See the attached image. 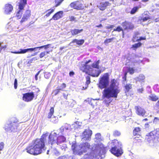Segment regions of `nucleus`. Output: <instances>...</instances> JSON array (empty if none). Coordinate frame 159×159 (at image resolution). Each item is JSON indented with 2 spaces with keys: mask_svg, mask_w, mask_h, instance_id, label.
<instances>
[{
  "mask_svg": "<svg viewBox=\"0 0 159 159\" xmlns=\"http://www.w3.org/2000/svg\"><path fill=\"white\" fill-rule=\"evenodd\" d=\"M88 63L89 62L88 61H86L85 62V64L83 66V67L84 68V69L83 71L85 72L86 74L90 75L93 77H98L101 73V70H100L98 71L96 70H95L94 71L96 72V73H92L91 74L89 73V72L90 71V69H91V68L90 66L88 65Z\"/></svg>",
  "mask_w": 159,
  "mask_h": 159,
  "instance_id": "5",
  "label": "nucleus"
},
{
  "mask_svg": "<svg viewBox=\"0 0 159 159\" xmlns=\"http://www.w3.org/2000/svg\"><path fill=\"white\" fill-rule=\"evenodd\" d=\"M92 66L95 68L99 69V66L96 63H93L92 65Z\"/></svg>",
  "mask_w": 159,
  "mask_h": 159,
  "instance_id": "47",
  "label": "nucleus"
},
{
  "mask_svg": "<svg viewBox=\"0 0 159 159\" xmlns=\"http://www.w3.org/2000/svg\"><path fill=\"white\" fill-rule=\"evenodd\" d=\"M112 147L109 151L113 154L116 157L120 156L123 153V151L121 148Z\"/></svg>",
  "mask_w": 159,
  "mask_h": 159,
  "instance_id": "7",
  "label": "nucleus"
},
{
  "mask_svg": "<svg viewBox=\"0 0 159 159\" xmlns=\"http://www.w3.org/2000/svg\"><path fill=\"white\" fill-rule=\"evenodd\" d=\"M142 45V43L140 42H139L132 45V48L134 50H136L137 48L140 47Z\"/></svg>",
  "mask_w": 159,
  "mask_h": 159,
  "instance_id": "33",
  "label": "nucleus"
},
{
  "mask_svg": "<svg viewBox=\"0 0 159 159\" xmlns=\"http://www.w3.org/2000/svg\"><path fill=\"white\" fill-rule=\"evenodd\" d=\"M145 140L153 145L159 142V130H155L151 131L145 136Z\"/></svg>",
  "mask_w": 159,
  "mask_h": 159,
  "instance_id": "4",
  "label": "nucleus"
},
{
  "mask_svg": "<svg viewBox=\"0 0 159 159\" xmlns=\"http://www.w3.org/2000/svg\"><path fill=\"white\" fill-rule=\"evenodd\" d=\"M54 11V9H49L47 11H48V12L47 13V14L45 15V16L46 17H48L51 14L53 13Z\"/></svg>",
  "mask_w": 159,
  "mask_h": 159,
  "instance_id": "36",
  "label": "nucleus"
},
{
  "mask_svg": "<svg viewBox=\"0 0 159 159\" xmlns=\"http://www.w3.org/2000/svg\"><path fill=\"white\" fill-rule=\"evenodd\" d=\"M125 93L129 92L132 89V85L130 84H126L124 86Z\"/></svg>",
  "mask_w": 159,
  "mask_h": 159,
  "instance_id": "28",
  "label": "nucleus"
},
{
  "mask_svg": "<svg viewBox=\"0 0 159 159\" xmlns=\"http://www.w3.org/2000/svg\"><path fill=\"white\" fill-rule=\"evenodd\" d=\"M98 154L95 152L94 150H91L89 153L85 154L83 157V159H97Z\"/></svg>",
  "mask_w": 159,
  "mask_h": 159,
  "instance_id": "10",
  "label": "nucleus"
},
{
  "mask_svg": "<svg viewBox=\"0 0 159 159\" xmlns=\"http://www.w3.org/2000/svg\"><path fill=\"white\" fill-rule=\"evenodd\" d=\"M75 74V73L73 71H70L69 73V75L70 76H71L74 75Z\"/></svg>",
  "mask_w": 159,
  "mask_h": 159,
  "instance_id": "56",
  "label": "nucleus"
},
{
  "mask_svg": "<svg viewBox=\"0 0 159 159\" xmlns=\"http://www.w3.org/2000/svg\"><path fill=\"white\" fill-rule=\"evenodd\" d=\"M36 49V48H35V47L34 48H29L23 49H20V51H11V52L14 54H24L29 51L31 52L33 51Z\"/></svg>",
  "mask_w": 159,
  "mask_h": 159,
  "instance_id": "16",
  "label": "nucleus"
},
{
  "mask_svg": "<svg viewBox=\"0 0 159 159\" xmlns=\"http://www.w3.org/2000/svg\"><path fill=\"white\" fill-rule=\"evenodd\" d=\"M27 4V0H20L18 5L19 9L20 10H23Z\"/></svg>",
  "mask_w": 159,
  "mask_h": 159,
  "instance_id": "19",
  "label": "nucleus"
},
{
  "mask_svg": "<svg viewBox=\"0 0 159 159\" xmlns=\"http://www.w3.org/2000/svg\"><path fill=\"white\" fill-rule=\"evenodd\" d=\"M66 84L63 83L61 85V88H59L57 87V89H55L54 90V91L55 92V95H56L58 94L60 91H64V89L66 88Z\"/></svg>",
  "mask_w": 159,
  "mask_h": 159,
  "instance_id": "21",
  "label": "nucleus"
},
{
  "mask_svg": "<svg viewBox=\"0 0 159 159\" xmlns=\"http://www.w3.org/2000/svg\"><path fill=\"white\" fill-rule=\"evenodd\" d=\"M115 27L114 25H111L110 26H108L106 27V28L107 29H111L112 28L114 27Z\"/></svg>",
  "mask_w": 159,
  "mask_h": 159,
  "instance_id": "51",
  "label": "nucleus"
},
{
  "mask_svg": "<svg viewBox=\"0 0 159 159\" xmlns=\"http://www.w3.org/2000/svg\"><path fill=\"white\" fill-rule=\"evenodd\" d=\"M150 19V16L148 15H146L145 17H140L139 19V21L140 22H145Z\"/></svg>",
  "mask_w": 159,
  "mask_h": 159,
  "instance_id": "27",
  "label": "nucleus"
},
{
  "mask_svg": "<svg viewBox=\"0 0 159 159\" xmlns=\"http://www.w3.org/2000/svg\"><path fill=\"white\" fill-rule=\"evenodd\" d=\"M84 42V40L83 39L78 40L77 44L79 45H82Z\"/></svg>",
  "mask_w": 159,
  "mask_h": 159,
  "instance_id": "45",
  "label": "nucleus"
},
{
  "mask_svg": "<svg viewBox=\"0 0 159 159\" xmlns=\"http://www.w3.org/2000/svg\"><path fill=\"white\" fill-rule=\"evenodd\" d=\"M21 10H19V11L17 13L16 15V17L17 18V19H20L22 17L21 14H20V12Z\"/></svg>",
  "mask_w": 159,
  "mask_h": 159,
  "instance_id": "43",
  "label": "nucleus"
},
{
  "mask_svg": "<svg viewBox=\"0 0 159 159\" xmlns=\"http://www.w3.org/2000/svg\"><path fill=\"white\" fill-rule=\"evenodd\" d=\"M96 99H91L90 100V102H89V104L93 107L96 104Z\"/></svg>",
  "mask_w": 159,
  "mask_h": 159,
  "instance_id": "39",
  "label": "nucleus"
},
{
  "mask_svg": "<svg viewBox=\"0 0 159 159\" xmlns=\"http://www.w3.org/2000/svg\"><path fill=\"white\" fill-rule=\"evenodd\" d=\"M122 25L125 30H132L134 27V25L132 23L127 21L122 22Z\"/></svg>",
  "mask_w": 159,
  "mask_h": 159,
  "instance_id": "12",
  "label": "nucleus"
},
{
  "mask_svg": "<svg viewBox=\"0 0 159 159\" xmlns=\"http://www.w3.org/2000/svg\"><path fill=\"white\" fill-rule=\"evenodd\" d=\"M121 135V132L118 130H115L113 133V135L115 137H119Z\"/></svg>",
  "mask_w": 159,
  "mask_h": 159,
  "instance_id": "35",
  "label": "nucleus"
},
{
  "mask_svg": "<svg viewBox=\"0 0 159 159\" xmlns=\"http://www.w3.org/2000/svg\"><path fill=\"white\" fill-rule=\"evenodd\" d=\"M128 72L130 75H133L135 72V70L133 67H129L128 69Z\"/></svg>",
  "mask_w": 159,
  "mask_h": 159,
  "instance_id": "38",
  "label": "nucleus"
},
{
  "mask_svg": "<svg viewBox=\"0 0 159 159\" xmlns=\"http://www.w3.org/2000/svg\"><path fill=\"white\" fill-rule=\"evenodd\" d=\"M31 16V12L30 10H26L20 21V23L22 24L23 22L26 21L30 18Z\"/></svg>",
  "mask_w": 159,
  "mask_h": 159,
  "instance_id": "15",
  "label": "nucleus"
},
{
  "mask_svg": "<svg viewBox=\"0 0 159 159\" xmlns=\"http://www.w3.org/2000/svg\"><path fill=\"white\" fill-rule=\"evenodd\" d=\"M53 119H56V117H52V121L53 122L55 123L56 122V120H53Z\"/></svg>",
  "mask_w": 159,
  "mask_h": 159,
  "instance_id": "61",
  "label": "nucleus"
},
{
  "mask_svg": "<svg viewBox=\"0 0 159 159\" xmlns=\"http://www.w3.org/2000/svg\"><path fill=\"white\" fill-rule=\"evenodd\" d=\"M31 16V12L30 10H26L20 21V23L22 24L23 22L26 21L30 18Z\"/></svg>",
  "mask_w": 159,
  "mask_h": 159,
  "instance_id": "14",
  "label": "nucleus"
},
{
  "mask_svg": "<svg viewBox=\"0 0 159 159\" xmlns=\"http://www.w3.org/2000/svg\"><path fill=\"white\" fill-rule=\"evenodd\" d=\"M149 0H142L141 1L142 2H148Z\"/></svg>",
  "mask_w": 159,
  "mask_h": 159,
  "instance_id": "64",
  "label": "nucleus"
},
{
  "mask_svg": "<svg viewBox=\"0 0 159 159\" xmlns=\"http://www.w3.org/2000/svg\"><path fill=\"white\" fill-rule=\"evenodd\" d=\"M139 8V6L134 7L131 9L130 12V13L132 15L135 14L137 12Z\"/></svg>",
  "mask_w": 159,
  "mask_h": 159,
  "instance_id": "30",
  "label": "nucleus"
},
{
  "mask_svg": "<svg viewBox=\"0 0 159 159\" xmlns=\"http://www.w3.org/2000/svg\"><path fill=\"white\" fill-rule=\"evenodd\" d=\"M54 113V109L53 107H51L50 110V112L48 113V117L51 118Z\"/></svg>",
  "mask_w": 159,
  "mask_h": 159,
  "instance_id": "32",
  "label": "nucleus"
},
{
  "mask_svg": "<svg viewBox=\"0 0 159 159\" xmlns=\"http://www.w3.org/2000/svg\"><path fill=\"white\" fill-rule=\"evenodd\" d=\"M145 79V77L142 74L140 75L136 78V81L139 82H144Z\"/></svg>",
  "mask_w": 159,
  "mask_h": 159,
  "instance_id": "29",
  "label": "nucleus"
},
{
  "mask_svg": "<svg viewBox=\"0 0 159 159\" xmlns=\"http://www.w3.org/2000/svg\"><path fill=\"white\" fill-rule=\"evenodd\" d=\"M70 6L71 8L77 10H81L84 8L83 5L79 1L71 2Z\"/></svg>",
  "mask_w": 159,
  "mask_h": 159,
  "instance_id": "8",
  "label": "nucleus"
},
{
  "mask_svg": "<svg viewBox=\"0 0 159 159\" xmlns=\"http://www.w3.org/2000/svg\"><path fill=\"white\" fill-rule=\"evenodd\" d=\"M146 39V38L145 37H140L139 39H138L136 40V41L138 42L139 41H141V40H144Z\"/></svg>",
  "mask_w": 159,
  "mask_h": 159,
  "instance_id": "49",
  "label": "nucleus"
},
{
  "mask_svg": "<svg viewBox=\"0 0 159 159\" xmlns=\"http://www.w3.org/2000/svg\"><path fill=\"white\" fill-rule=\"evenodd\" d=\"M109 76L108 73L104 74L100 77L98 84L100 89H104L102 92V96L103 98H107V99L105 100L103 102L107 107L112 100L110 98H116L120 92L119 84L117 80L114 79L111 80L109 86L107 87L109 84Z\"/></svg>",
  "mask_w": 159,
  "mask_h": 159,
  "instance_id": "1",
  "label": "nucleus"
},
{
  "mask_svg": "<svg viewBox=\"0 0 159 159\" xmlns=\"http://www.w3.org/2000/svg\"><path fill=\"white\" fill-rule=\"evenodd\" d=\"M66 139L63 136H59L58 137H57V144L58 145L59 144L64 142L66 141Z\"/></svg>",
  "mask_w": 159,
  "mask_h": 159,
  "instance_id": "24",
  "label": "nucleus"
},
{
  "mask_svg": "<svg viewBox=\"0 0 159 159\" xmlns=\"http://www.w3.org/2000/svg\"><path fill=\"white\" fill-rule=\"evenodd\" d=\"M158 99V97L154 94H151L148 96L149 100L152 101H156Z\"/></svg>",
  "mask_w": 159,
  "mask_h": 159,
  "instance_id": "26",
  "label": "nucleus"
},
{
  "mask_svg": "<svg viewBox=\"0 0 159 159\" xmlns=\"http://www.w3.org/2000/svg\"><path fill=\"white\" fill-rule=\"evenodd\" d=\"M113 31H118V32L122 31L123 35H124L123 30L120 26H118L116 29H114Z\"/></svg>",
  "mask_w": 159,
  "mask_h": 159,
  "instance_id": "34",
  "label": "nucleus"
},
{
  "mask_svg": "<svg viewBox=\"0 0 159 159\" xmlns=\"http://www.w3.org/2000/svg\"><path fill=\"white\" fill-rule=\"evenodd\" d=\"M137 91L139 93H142L143 91V88L139 89L137 90Z\"/></svg>",
  "mask_w": 159,
  "mask_h": 159,
  "instance_id": "52",
  "label": "nucleus"
},
{
  "mask_svg": "<svg viewBox=\"0 0 159 159\" xmlns=\"http://www.w3.org/2000/svg\"><path fill=\"white\" fill-rule=\"evenodd\" d=\"M48 135L47 132L43 133L40 138L33 140L32 145L26 148V152L34 156L42 153L46 149L45 144Z\"/></svg>",
  "mask_w": 159,
  "mask_h": 159,
  "instance_id": "2",
  "label": "nucleus"
},
{
  "mask_svg": "<svg viewBox=\"0 0 159 159\" xmlns=\"http://www.w3.org/2000/svg\"><path fill=\"white\" fill-rule=\"evenodd\" d=\"M50 45L51 44H48L46 45H43V47L45 49H47L49 47V46H50Z\"/></svg>",
  "mask_w": 159,
  "mask_h": 159,
  "instance_id": "50",
  "label": "nucleus"
},
{
  "mask_svg": "<svg viewBox=\"0 0 159 159\" xmlns=\"http://www.w3.org/2000/svg\"><path fill=\"white\" fill-rule=\"evenodd\" d=\"M114 39V38H111L107 39L105 40V41H104V43L105 44H107L109 43H110Z\"/></svg>",
  "mask_w": 159,
  "mask_h": 159,
  "instance_id": "41",
  "label": "nucleus"
},
{
  "mask_svg": "<svg viewBox=\"0 0 159 159\" xmlns=\"http://www.w3.org/2000/svg\"><path fill=\"white\" fill-rule=\"evenodd\" d=\"M13 7L12 5L7 3L5 5L4 7V12L6 14H9L13 10Z\"/></svg>",
  "mask_w": 159,
  "mask_h": 159,
  "instance_id": "18",
  "label": "nucleus"
},
{
  "mask_svg": "<svg viewBox=\"0 0 159 159\" xmlns=\"http://www.w3.org/2000/svg\"><path fill=\"white\" fill-rule=\"evenodd\" d=\"M122 79L124 81H126L127 80V76H123L122 77Z\"/></svg>",
  "mask_w": 159,
  "mask_h": 159,
  "instance_id": "57",
  "label": "nucleus"
},
{
  "mask_svg": "<svg viewBox=\"0 0 159 159\" xmlns=\"http://www.w3.org/2000/svg\"><path fill=\"white\" fill-rule=\"evenodd\" d=\"M140 34L139 32H137L135 34V36H138L140 35Z\"/></svg>",
  "mask_w": 159,
  "mask_h": 159,
  "instance_id": "62",
  "label": "nucleus"
},
{
  "mask_svg": "<svg viewBox=\"0 0 159 159\" xmlns=\"http://www.w3.org/2000/svg\"><path fill=\"white\" fill-rule=\"evenodd\" d=\"M96 27L98 28L101 27H102V24H100L99 25H96Z\"/></svg>",
  "mask_w": 159,
  "mask_h": 159,
  "instance_id": "59",
  "label": "nucleus"
},
{
  "mask_svg": "<svg viewBox=\"0 0 159 159\" xmlns=\"http://www.w3.org/2000/svg\"><path fill=\"white\" fill-rule=\"evenodd\" d=\"M34 97V94L33 92H28L23 94V100L26 102L32 101Z\"/></svg>",
  "mask_w": 159,
  "mask_h": 159,
  "instance_id": "9",
  "label": "nucleus"
},
{
  "mask_svg": "<svg viewBox=\"0 0 159 159\" xmlns=\"http://www.w3.org/2000/svg\"><path fill=\"white\" fill-rule=\"evenodd\" d=\"M66 84L63 83L61 85V88H59L57 87V89H55L54 90V91L55 92V95H56L58 94L60 91H64V89L66 88Z\"/></svg>",
  "mask_w": 159,
  "mask_h": 159,
  "instance_id": "22",
  "label": "nucleus"
},
{
  "mask_svg": "<svg viewBox=\"0 0 159 159\" xmlns=\"http://www.w3.org/2000/svg\"><path fill=\"white\" fill-rule=\"evenodd\" d=\"M134 108L136 110V113L138 115L144 117L147 116L146 115V111L144 109L139 106H135Z\"/></svg>",
  "mask_w": 159,
  "mask_h": 159,
  "instance_id": "11",
  "label": "nucleus"
},
{
  "mask_svg": "<svg viewBox=\"0 0 159 159\" xmlns=\"http://www.w3.org/2000/svg\"><path fill=\"white\" fill-rule=\"evenodd\" d=\"M111 5V4L109 2L106 1L104 2L101 3L98 8L100 10L103 11L107 7L110 6Z\"/></svg>",
  "mask_w": 159,
  "mask_h": 159,
  "instance_id": "20",
  "label": "nucleus"
},
{
  "mask_svg": "<svg viewBox=\"0 0 159 159\" xmlns=\"http://www.w3.org/2000/svg\"><path fill=\"white\" fill-rule=\"evenodd\" d=\"M35 48H36V49H37V48L40 49V48H43V45L40 46V47H35Z\"/></svg>",
  "mask_w": 159,
  "mask_h": 159,
  "instance_id": "63",
  "label": "nucleus"
},
{
  "mask_svg": "<svg viewBox=\"0 0 159 159\" xmlns=\"http://www.w3.org/2000/svg\"><path fill=\"white\" fill-rule=\"evenodd\" d=\"M36 89L37 90L36 91V93L37 94L40 91V90L39 89V88H37L35 89Z\"/></svg>",
  "mask_w": 159,
  "mask_h": 159,
  "instance_id": "60",
  "label": "nucleus"
},
{
  "mask_svg": "<svg viewBox=\"0 0 159 159\" xmlns=\"http://www.w3.org/2000/svg\"><path fill=\"white\" fill-rule=\"evenodd\" d=\"M151 123V122H147L145 124V126L146 127H148L149 125V123Z\"/></svg>",
  "mask_w": 159,
  "mask_h": 159,
  "instance_id": "58",
  "label": "nucleus"
},
{
  "mask_svg": "<svg viewBox=\"0 0 159 159\" xmlns=\"http://www.w3.org/2000/svg\"><path fill=\"white\" fill-rule=\"evenodd\" d=\"M83 31V29H81L80 30L78 29H74L71 30L70 32L72 35L74 36L80 33Z\"/></svg>",
  "mask_w": 159,
  "mask_h": 159,
  "instance_id": "25",
  "label": "nucleus"
},
{
  "mask_svg": "<svg viewBox=\"0 0 159 159\" xmlns=\"http://www.w3.org/2000/svg\"><path fill=\"white\" fill-rule=\"evenodd\" d=\"M57 135L56 133L51 134L48 137V143L51 145L56 143L57 144Z\"/></svg>",
  "mask_w": 159,
  "mask_h": 159,
  "instance_id": "13",
  "label": "nucleus"
},
{
  "mask_svg": "<svg viewBox=\"0 0 159 159\" xmlns=\"http://www.w3.org/2000/svg\"><path fill=\"white\" fill-rule=\"evenodd\" d=\"M91 145L87 142H85L77 145L76 143H73L71 146V149L75 154L81 155L84 152H86L89 150H93Z\"/></svg>",
  "mask_w": 159,
  "mask_h": 159,
  "instance_id": "3",
  "label": "nucleus"
},
{
  "mask_svg": "<svg viewBox=\"0 0 159 159\" xmlns=\"http://www.w3.org/2000/svg\"><path fill=\"white\" fill-rule=\"evenodd\" d=\"M49 51H43V52H42L39 54V57L40 58H42L45 56L46 54H49Z\"/></svg>",
  "mask_w": 159,
  "mask_h": 159,
  "instance_id": "37",
  "label": "nucleus"
},
{
  "mask_svg": "<svg viewBox=\"0 0 159 159\" xmlns=\"http://www.w3.org/2000/svg\"><path fill=\"white\" fill-rule=\"evenodd\" d=\"M63 11H60L54 14L50 20H57L61 18L63 16Z\"/></svg>",
  "mask_w": 159,
  "mask_h": 159,
  "instance_id": "17",
  "label": "nucleus"
},
{
  "mask_svg": "<svg viewBox=\"0 0 159 159\" xmlns=\"http://www.w3.org/2000/svg\"><path fill=\"white\" fill-rule=\"evenodd\" d=\"M64 0H55V7L59 6Z\"/></svg>",
  "mask_w": 159,
  "mask_h": 159,
  "instance_id": "40",
  "label": "nucleus"
},
{
  "mask_svg": "<svg viewBox=\"0 0 159 159\" xmlns=\"http://www.w3.org/2000/svg\"><path fill=\"white\" fill-rule=\"evenodd\" d=\"M111 145L117 147H120L122 145V143L121 142L118 141L116 139H114L112 140L111 143Z\"/></svg>",
  "mask_w": 159,
  "mask_h": 159,
  "instance_id": "23",
  "label": "nucleus"
},
{
  "mask_svg": "<svg viewBox=\"0 0 159 159\" xmlns=\"http://www.w3.org/2000/svg\"><path fill=\"white\" fill-rule=\"evenodd\" d=\"M68 96V94H65L64 93L63 94V96L64 98L66 100H67V99Z\"/></svg>",
  "mask_w": 159,
  "mask_h": 159,
  "instance_id": "54",
  "label": "nucleus"
},
{
  "mask_svg": "<svg viewBox=\"0 0 159 159\" xmlns=\"http://www.w3.org/2000/svg\"><path fill=\"white\" fill-rule=\"evenodd\" d=\"M78 39H74L72 40V42H71V43H76L77 44L78 43Z\"/></svg>",
  "mask_w": 159,
  "mask_h": 159,
  "instance_id": "53",
  "label": "nucleus"
},
{
  "mask_svg": "<svg viewBox=\"0 0 159 159\" xmlns=\"http://www.w3.org/2000/svg\"><path fill=\"white\" fill-rule=\"evenodd\" d=\"M156 107L157 108H159V100L156 103Z\"/></svg>",
  "mask_w": 159,
  "mask_h": 159,
  "instance_id": "55",
  "label": "nucleus"
},
{
  "mask_svg": "<svg viewBox=\"0 0 159 159\" xmlns=\"http://www.w3.org/2000/svg\"><path fill=\"white\" fill-rule=\"evenodd\" d=\"M141 129L139 127H135L133 131V134L134 135H136L138 134L141 131Z\"/></svg>",
  "mask_w": 159,
  "mask_h": 159,
  "instance_id": "31",
  "label": "nucleus"
},
{
  "mask_svg": "<svg viewBox=\"0 0 159 159\" xmlns=\"http://www.w3.org/2000/svg\"><path fill=\"white\" fill-rule=\"evenodd\" d=\"M7 45H5L4 46L2 45V44L1 43H0V52H1L2 50H5V49L7 48Z\"/></svg>",
  "mask_w": 159,
  "mask_h": 159,
  "instance_id": "42",
  "label": "nucleus"
},
{
  "mask_svg": "<svg viewBox=\"0 0 159 159\" xmlns=\"http://www.w3.org/2000/svg\"><path fill=\"white\" fill-rule=\"evenodd\" d=\"M86 84L88 85L89 84L91 81H90V78L89 76H87L86 77Z\"/></svg>",
  "mask_w": 159,
  "mask_h": 159,
  "instance_id": "44",
  "label": "nucleus"
},
{
  "mask_svg": "<svg viewBox=\"0 0 159 159\" xmlns=\"http://www.w3.org/2000/svg\"><path fill=\"white\" fill-rule=\"evenodd\" d=\"M70 20V21H75V22L76 21V20H75V18L74 16H71L69 17Z\"/></svg>",
  "mask_w": 159,
  "mask_h": 159,
  "instance_id": "48",
  "label": "nucleus"
},
{
  "mask_svg": "<svg viewBox=\"0 0 159 159\" xmlns=\"http://www.w3.org/2000/svg\"><path fill=\"white\" fill-rule=\"evenodd\" d=\"M92 134V131L89 129H86L84 131L81 135L82 139L85 141H90Z\"/></svg>",
  "mask_w": 159,
  "mask_h": 159,
  "instance_id": "6",
  "label": "nucleus"
},
{
  "mask_svg": "<svg viewBox=\"0 0 159 159\" xmlns=\"http://www.w3.org/2000/svg\"><path fill=\"white\" fill-rule=\"evenodd\" d=\"M17 80L16 79H15L14 82V88L15 89H17Z\"/></svg>",
  "mask_w": 159,
  "mask_h": 159,
  "instance_id": "46",
  "label": "nucleus"
}]
</instances>
